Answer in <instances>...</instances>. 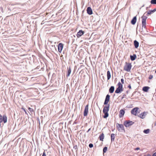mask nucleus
<instances>
[{
  "instance_id": "21",
  "label": "nucleus",
  "mask_w": 156,
  "mask_h": 156,
  "mask_svg": "<svg viewBox=\"0 0 156 156\" xmlns=\"http://www.w3.org/2000/svg\"><path fill=\"white\" fill-rule=\"evenodd\" d=\"M63 47V44L61 43H59V52H61L62 49Z\"/></svg>"
},
{
  "instance_id": "4",
  "label": "nucleus",
  "mask_w": 156,
  "mask_h": 156,
  "mask_svg": "<svg viewBox=\"0 0 156 156\" xmlns=\"http://www.w3.org/2000/svg\"><path fill=\"white\" fill-rule=\"evenodd\" d=\"M117 86L118 87L115 91V93L117 94L120 93L123 90L122 85L120 82L118 83Z\"/></svg>"
},
{
  "instance_id": "38",
  "label": "nucleus",
  "mask_w": 156,
  "mask_h": 156,
  "mask_svg": "<svg viewBox=\"0 0 156 156\" xmlns=\"http://www.w3.org/2000/svg\"><path fill=\"white\" fill-rule=\"evenodd\" d=\"M24 109V112H25V113H26V110L24 109Z\"/></svg>"
},
{
  "instance_id": "43",
  "label": "nucleus",
  "mask_w": 156,
  "mask_h": 156,
  "mask_svg": "<svg viewBox=\"0 0 156 156\" xmlns=\"http://www.w3.org/2000/svg\"><path fill=\"white\" fill-rule=\"evenodd\" d=\"M155 73H156V70L155 71Z\"/></svg>"
},
{
  "instance_id": "28",
  "label": "nucleus",
  "mask_w": 156,
  "mask_h": 156,
  "mask_svg": "<svg viewBox=\"0 0 156 156\" xmlns=\"http://www.w3.org/2000/svg\"><path fill=\"white\" fill-rule=\"evenodd\" d=\"M28 110L30 111V112H34V110H33L32 108H30V107H29V108H28Z\"/></svg>"
},
{
  "instance_id": "12",
  "label": "nucleus",
  "mask_w": 156,
  "mask_h": 156,
  "mask_svg": "<svg viewBox=\"0 0 156 156\" xmlns=\"http://www.w3.org/2000/svg\"><path fill=\"white\" fill-rule=\"evenodd\" d=\"M87 13L90 15H91L93 13L92 10L91 8L90 7L87 8Z\"/></svg>"
},
{
  "instance_id": "13",
  "label": "nucleus",
  "mask_w": 156,
  "mask_h": 156,
  "mask_svg": "<svg viewBox=\"0 0 156 156\" xmlns=\"http://www.w3.org/2000/svg\"><path fill=\"white\" fill-rule=\"evenodd\" d=\"M146 114V112H144L140 114L139 115V117L142 119H144L145 117Z\"/></svg>"
},
{
  "instance_id": "31",
  "label": "nucleus",
  "mask_w": 156,
  "mask_h": 156,
  "mask_svg": "<svg viewBox=\"0 0 156 156\" xmlns=\"http://www.w3.org/2000/svg\"><path fill=\"white\" fill-rule=\"evenodd\" d=\"M121 80L122 83L123 84L124 83V79H121Z\"/></svg>"
},
{
  "instance_id": "2",
  "label": "nucleus",
  "mask_w": 156,
  "mask_h": 156,
  "mask_svg": "<svg viewBox=\"0 0 156 156\" xmlns=\"http://www.w3.org/2000/svg\"><path fill=\"white\" fill-rule=\"evenodd\" d=\"M132 66L131 63L126 62L123 67V70L127 72H130Z\"/></svg>"
},
{
  "instance_id": "42",
  "label": "nucleus",
  "mask_w": 156,
  "mask_h": 156,
  "mask_svg": "<svg viewBox=\"0 0 156 156\" xmlns=\"http://www.w3.org/2000/svg\"><path fill=\"white\" fill-rule=\"evenodd\" d=\"M147 156H150V155H147Z\"/></svg>"
},
{
  "instance_id": "36",
  "label": "nucleus",
  "mask_w": 156,
  "mask_h": 156,
  "mask_svg": "<svg viewBox=\"0 0 156 156\" xmlns=\"http://www.w3.org/2000/svg\"><path fill=\"white\" fill-rule=\"evenodd\" d=\"M57 46L58 47V45H57Z\"/></svg>"
},
{
  "instance_id": "27",
  "label": "nucleus",
  "mask_w": 156,
  "mask_h": 156,
  "mask_svg": "<svg viewBox=\"0 0 156 156\" xmlns=\"http://www.w3.org/2000/svg\"><path fill=\"white\" fill-rule=\"evenodd\" d=\"M108 148L107 147H105L103 148V153H105L107 150Z\"/></svg>"
},
{
  "instance_id": "32",
  "label": "nucleus",
  "mask_w": 156,
  "mask_h": 156,
  "mask_svg": "<svg viewBox=\"0 0 156 156\" xmlns=\"http://www.w3.org/2000/svg\"><path fill=\"white\" fill-rule=\"evenodd\" d=\"M42 156H46L45 151L43 152Z\"/></svg>"
},
{
  "instance_id": "25",
  "label": "nucleus",
  "mask_w": 156,
  "mask_h": 156,
  "mask_svg": "<svg viewBox=\"0 0 156 156\" xmlns=\"http://www.w3.org/2000/svg\"><path fill=\"white\" fill-rule=\"evenodd\" d=\"M149 131H150L149 129H147L144 130V133H145L147 134L149 133Z\"/></svg>"
},
{
  "instance_id": "34",
  "label": "nucleus",
  "mask_w": 156,
  "mask_h": 156,
  "mask_svg": "<svg viewBox=\"0 0 156 156\" xmlns=\"http://www.w3.org/2000/svg\"><path fill=\"white\" fill-rule=\"evenodd\" d=\"M128 87L130 89H131V85H129L128 86Z\"/></svg>"
},
{
  "instance_id": "20",
  "label": "nucleus",
  "mask_w": 156,
  "mask_h": 156,
  "mask_svg": "<svg viewBox=\"0 0 156 156\" xmlns=\"http://www.w3.org/2000/svg\"><path fill=\"white\" fill-rule=\"evenodd\" d=\"M114 90V86H111L109 89V91L110 93H112Z\"/></svg>"
},
{
  "instance_id": "11",
  "label": "nucleus",
  "mask_w": 156,
  "mask_h": 156,
  "mask_svg": "<svg viewBox=\"0 0 156 156\" xmlns=\"http://www.w3.org/2000/svg\"><path fill=\"white\" fill-rule=\"evenodd\" d=\"M125 113V111L123 109L121 110L119 112V116L121 118L123 117Z\"/></svg>"
},
{
  "instance_id": "29",
  "label": "nucleus",
  "mask_w": 156,
  "mask_h": 156,
  "mask_svg": "<svg viewBox=\"0 0 156 156\" xmlns=\"http://www.w3.org/2000/svg\"><path fill=\"white\" fill-rule=\"evenodd\" d=\"M89 146L90 148H92L93 147V145L92 144H90Z\"/></svg>"
},
{
  "instance_id": "30",
  "label": "nucleus",
  "mask_w": 156,
  "mask_h": 156,
  "mask_svg": "<svg viewBox=\"0 0 156 156\" xmlns=\"http://www.w3.org/2000/svg\"><path fill=\"white\" fill-rule=\"evenodd\" d=\"M153 77V76L152 75H150V76H149V79H150V80H151V79Z\"/></svg>"
},
{
  "instance_id": "22",
  "label": "nucleus",
  "mask_w": 156,
  "mask_h": 156,
  "mask_svg": "<svg viewBox=\"0 0 156 156\" xmlns=\"http://www.w3.org/2000/svg\"><path fill=\"white\" fill-rule=\"evenodd\" d=\"M131 59L132 61H133L136 58V55H130V56Z\"/></svg>"
},
{
  "instance_id": "16",
  "label": "nucleus",
  "mask_w": 156,
  "mask_h": 156,
  "mask_svg": "<svg viewBox=\"0 0 156 156\" xmlns=\"http://www.w3.org/2000/svg\"><path fill=\"white\" fill-rule=\"evenodd\" d=\"M134 44L135 48H137L139 47V42L136 40H135L134 41Z\"/></svg>"
},
{
  "instance_id": "14",
  "label": "nucleus",
  "mask_w": 156,
  "mask_h": 156,
  "mask_svg": "<svg viewBox=\"0 0 156 156\" xmlns=\"http://www.w3.org/2000/svg\"><path fill=\"white\" fill-rule=\"evenodd\" d=\"M156 11V9H154L153 10H149V11L147 12V15H151L154 12H155Z\"/></svg>"
},
{
  "instance_id": "15",
  "label": "nucleus",
  "mask_w": 156,
  "mask_h": 156,
  "mask_svg": "<svg viewBox=\"0 0 156 156\" xmlns=\"http://www.w3.org/2000/svg\"><path fill=\"white\" fill-rule=\"evenodd\" d=\"M136 16H134L131 21V23L133 25H134L136 22Z\"/></svg>"
},
{
  "instance_id": "37",
  "label": "nucleus",
  "mask_w": 156,
  "mask_h": 156,
  "mask_svg": "<svg viewBox=\"0 0 156 156\" xmlns=\"http://www.w3.org/2000/svg\"><path fill=\"white\" fill-rule=\"evenodd\" d=\"M24 109V112H25V113H26V110L24 109Z\"/></svg>"
},
{
  "instance_id": "26",
  "label": "nucleus",
  "mask_w": 156,
  "mask_h": 156,
  "mask_svg": "<svg viewBox=\"0 0 156 156\" xmlns=\"http://www.w3.org/2000/svg\"><path fill=\"white\" fill-rule=\"evenodd\" d=\"M151 4H156V0H151Z\"/></svg>"
},
{
  "instance_id": "5",
  "label": "nucleus",
  "mask_w": 156,
  "mask_h": 156,
  "mask_svg": "<svg viewBox=\"0 0 156 156\" xmlns=\"http://www.w3.org/2000/svg\"><path fill=\"white\" fill-rule=\"evenodd\" d=\"M116 128L119 131H125V130L123 125L122 124H120L119 123L116 124Z\"/></svg>"
},
{
  "instance_id": "39",
  "label": "nucleus",
  "mask_w": 156,
  "mask_h": 156,
  "mask_svg": "<svg viewBox=\"0 0 156 156\" xmlns=\"http://www.w3.org/2000/svg\"><path fill=\"white\" fill-rule=\"evenodd\" d=\"M90 129H89L88 130V131H87V132H89V131L90 130Z\"/></svg>"
},
{
  "instance_id": "9",
  "label": "nucleus",
  "mask_w": 156,
  "mask_h": 156,
  "mask_svg": "<svg viewBox=\"0 0 156 156\" xmlns=\"http://www.w3.org/2000/svg\"><path fill=\"white\" fill-rule=\"evenodd\" d=\"M110 96L109 94H107L105 99V101L104 103V105H107L110 100Z\"/></svg>"
},
{
  "instance_id": "3",
  "label": "nucleus",
  "mask_w": 156,
  "mask_h": 156,
  "mask_svg": "<svg viewBox=\"0 0 156 156\" xmlns=\"http://www.w3.org/2000/svg\"><path fill=\"white\" fill-rule=\"evenodd\" d=\"M147 17L145 15V13L142 16L141 18L142 19V28L144 29L146 28V20L147 19Z\"/></svg>"
},
{
  "instance_id": "19",
  "label": "nucleus",
  "mask_w": 156,
  "mask_h": 156,
  "mask_svg": "<svg viewBox=\"0 0 156 156\" xmlns=\"http://www.w3.org/2000/svg\"><path fill=\"white\" fill-rule=\"evenodd\" d=\"M150 88V87H143L142 90L144 91L147 92Z\"/></svg>"
},
{
  "instance_id": "1",
  "label": "nucleus",
  "mask_w": 156,
  "mask_h": 156,
  "mask_svg": "<svg viewBox=\"0 0 156 156\" xmlns=\"http://www.w3.org/2000/svg\"><path fill=\"white\" fill-rule=\"evenodd\" d=\"M109 105H108L104 107L103 109V112L104 114V115L103 116V118H106L108 116V112L109 110Z\"/></svg>"
},
{
  "instance_id": "33",
  "label": "nucleus",
  "mask_w": 156,
  "mask_h": 156,
  "mask_svg": "<svg viewBox=\"0 0 156 156\" xmlns=\"http://www.w3.org/2000/svg\"><path fill=\"white\" fill-rule=\"evenodd\" d=\"M140 149V148L139 147H136L134 149V150L135 151L138 150Z\"/></svg>"
},
{
  "instance_id": "6",
  "label": "nucleus",
  "mask_w": 156,
  "mask_h": 156,
  "mask_svg": "<svg viewBox=\"0 0 156 156\" xmlns=\"http://www.w3.org/2000/svg\"><path fill=\"white\" fill-rule=\"evenodd\" d=\"M134 123V122L132 121L129 120H126L123 123L124 125L126 127H129L130 126L132 125Z\"/></svg>"
},
{
  "instance_id": "10",
  "label": "nucleus",
  "mask_w": 156,
  "mask_h": 156,
  "mask_svg": "<svg viewBox=\"0 0 156 156\" xmlns=\"http://www.w3.org/2000/svg\"><path fill=\"white\" fill-rule=\"evenodd\" d=\"M84 34V32L82 30H80L78 32L76 36L77 37H79Z\"/></svg>"
},
{
  "instance_id": "17",
  "label": "nucleus",
  "mask_w": 156,
  "mask_h": 156,
  "mask_svg": "<svg viewBox=\"0 0 156 156\" xmlns=\"http://www.w3.org/2000/svg\"><path fill=\"white\" fill-rule=\"evenodd\" d=\"M67 69H68L67 74L66 75L67 77H68L70 76V73L71 72V69L70 67H69V68H68Z\"/></svg>"
},
{
  "instance_id": "7",
  "label": "nucleus",
  "mask_w": 156,
  "mask_h": 156,
  "mask_svg": "<svg viewBox=\"0 0 156 156\" xmlns=\"http://www.w3.org/2000/svg\"><path fill=\"white\" fill-rule=\"evenodd\" d=\"M139 108L137 107L135 108L132 110L131 111V113L134 115H136L139 112H138Z\"/></svg>"
},
{
  "instance_id": "23",
  "label": "nucleus",
  "mask_w": 156,
  "mask_h": 156,
  "mask_svg": "<svg viewBox=\"0 0 156 156\" xmlns=\"http://www.w3.org/2000/svg\"><path fill=\"white\" fill-rule=\"evenodd\" d=\"M107 76L108 80H109L111 78V74L110 73L109 71H108L107 72Z\"/></svg>"
},
{
  "instance_id": "18",
  "label": "nucleus",
  "mask_w": 156,
  "mask_h": 156,
  "mask_svg": "<svg viewBox=\"0 0 156 156\" xmlns=\"http://www.w3.org/2000/svg\"><path fill=\"white\" fill-rule=\"evenodd\" d=\"M104 138V135L103 133H102L99 136V138L101 141H103V139Z\"/></svg>"
},
{
  "instance_id": "41",
  "label": "nucleus",
  "mask_w": 156,
  "mask_h": 156,
  "mask_svg": "<svg viewBox=\"0 0 156 156\" xmlns=\"http://www.w3.org/2000/svg\"><path fill=\"white\" fill-rule=\"evenodd\" d=\"M128 93V91H126V93L127 94V93Z\"/></svg>"
},
{
  "instance_id": "40",
  "label": "nucleus",
  "mask_w": 156,
  "mask_h": 156,
  "mask_svg": "<svg viewBox=\"0 0 156 156\" xmlns=\"http://www.w3.org/2000/svg\"><path fill=\"white\" fill-rule=\"evenodd\" d=\"M0 117H2V115L0 114Z\"/></svg>"
},
{
  "instance_id": "35",
  "label": "nucleus",
  "mask_w": 156,
  "mask_h": 156,
  "mask_svg": "<svg viewBox=\"0 0 156 156\" xmlns=\"http://www.w3.org/2000/svg\"><path fill=\"white\" fill-rule=\"evenodd\" d=\"M152 156H156V152L154 153Z\"/></svg>"
},
{
  "instance_id": "8",
  "label": "nucleus",
  "mask_w": 156,
  "mask_h": 156,
  "mask_svg": "<svg viewBox=\"0 0 156 156\" xmlns=\"http://www.w3.org/2000/svg\"><path fill=\"white\" fill-rule=\"evenodd\" d=\"M88 112V105L85 106L83 112V115L84 116H87Z\"/></svg>"
},
{
  "instance_id": "24",
  "label": "nucleus",
  "mask_w": 156,
  "mask_h": 156,
  "mask_svg": "<svg viewBox=\"0 0 156 156\" xmlns=\"http://www.w3.org/2000/svg\"><path fill=\"white\" fill-rule=\"evenodd\" d=\"M115 138V134H114L112 133L111 135V141H114Z\"/></svg>"
}]
</instances>
